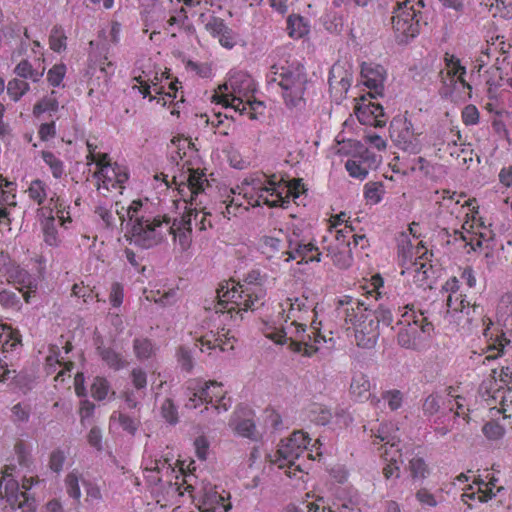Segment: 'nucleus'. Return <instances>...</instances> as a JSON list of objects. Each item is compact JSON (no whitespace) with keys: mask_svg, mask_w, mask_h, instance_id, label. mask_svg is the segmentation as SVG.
<instances>
[{"mask_svg":"<svg viewBox=\"0 0 512 512\" xmlns=\"http://www.w3.org/2000/svg\"><path fill=\"white\" fill-rule=\"evenodd\" d=\"M172 160L178 164L179 172L172 175L171 182L165 174L156 175V180L161 179L166 187L174 185L178 192L176 202L184 203V214H191V225L198 227L199 231H205L212 227L209 220V213L202 210V201L199 197L204 194L207 187V178L204 171L199 167L197 149L189 137L178 136L171 140ZM181 216V217H183Z\"/></svg>","mask_w":512,"mask_h":512,"instance_id":"1","label":"nucleus"},{"mask_svg":"<svg viewBox=\"0 0 512 512\" xmlns=\"http://www.w3.org/2000/svg\"><path fill=\"white\" fill-rule=\"evenodd\" d=\"M314 303L308 297L301 295L288 297L281 303V318L285 327L266 335L277 344L290 341V349L311 357L318 352V345L326 342L321 334V322L316 321Z\"/></svg>","mask_w":512,"mask_h":512,"instance_id":"2","label":"nucleus"},{"mask_svg":"<svg viewBox=\"0 0 512 512\" xmlns=\"http://www.w3.org/2000/svg\"><path fill=\"white\" fill-rule=\"evenodd\" d=\"M127 220L131 223V242L142 249L157 246L168 235L181 252L188 251L192 245L190 214L173 221L166 215L151 216L137 199L127 206Z\"/></svg>","mask_w":512,"mask_h":512,"instance_id":"3","label":"nucleus"},{"mask_svg":"<svg viewBox=\"0 0 512 512\" xmlns=\"http://www.w3.org/2000/svg\"><path fill=\"white\" fill-rule=\"evenodd\" d=\"M337 311L338 315L343 316L347 331L354 332L358 347H372L378 336L376 332L378 324L382 323L384 326H390L393 322L390 309L380 305L372 314L370 303L351 296H343L338 299Z\"/></svg>","mask_w":512,"mask_h":512,"instance_id":"4","label":"nucleus"},{"mask_svg":"<svg viewBox=\"0 0 512 512\" xmlns=\"http://www.w3.org/2000/svg\"><path fill=\"white\" fill-rule=\"evenodd\" d=\"M418 223H410L407 232L397 236V258L402 268L400 274L407 277L417 287H432L435 269L432 265V253L421 244Z\"/></svg>","mask_w":512,"mask_h":512,"instance_id":"5","label":"nucleus"},{"mask_svg":"<svg viewBox=\"0 0 512 512\" xmlns=\"http://www.w3.org/2000/svg\"><path fill=\"white\" fill-rule=\"evenodd\" d=\"M449 211H451L452 241L454 251L469 254L482 247L485 229L480 218L477 217L475 199L464 194L449 196Z\"/></svg>","mask_w":512,"mask_h":512,"instance_id":"6","label":"nucleus"},{"mask_svg":"<svg viewBox=\"0 0 512 512\" xmlns=\"http://www.w3.org/2000/svg\"><path fill=\"white\" fill-rule=\"evenodd\" d=\"M256 86L253 78L243 71L230 73L227 80L218 86L213 101L232 108L239 116L257 119L265 112V105L254 99Z\"/></svg>","mask_w":512,"mask_h":512,"instance_id":"7","label":"nucleus"},{"mask_svg":"<svg viewBox=\"0 0 512 512\" xmlns=\"http://www.w3.org/2000/svg\"><path fill=\"white\" fill-rule=\"evenodd\" d=\"M261 274L253 270L246 275L245 282L228 281L219 285L216 290L218 303L214 305L216 314L247 312L262 304L264 291L261 288Z\"/></svg>","mask_w":512,"mask_h":512,"instance_id":"8","label":"nucleus"},{"mask_svg":"<svg viewBox=\"0 0 512 512\" xmlns=\"http://www.w3.org/2000/svg\"><path fill=\"white\" fill-rule=\"evenodd\" d=\"M241 191L250 203L257 204L261 200L270 208H283L289 199H296L304 192V185L300 178L285 182L275 174H258L245 178L241 182Z\"/></svg>","mask_w":512,"mask_h":512,"instance_id":"9","label":"nucleus"},{"mask_svg":"<svg viewBox=\"0 0 512 512\" xmlns=\"http://www.w3.org/2000/svg\"><path fill=\"white\" fill-rule=\"evenodd\" d=\"M195 484L193 473H186L183 467H179V473L174 476V481L168 486L169 501L183 499V502L196 503L198 512H228L231 503L223 495H220L212 487Z\"/></svg>","mask_w":512,"mask_h":512,"instance_id":"10","label":"nucleus"},{"mask_svg":"<svg viewBox=\"0 0 512 512\" xmlns=\"http://www.w3.org/2000/svg\"><path fill=\"white\" fill-rule=\"evenodd\" d=\"M268 82L277 84L286 107L301 110L306 105L305 92L308 83L305 67L299 63L274 64L268 74Z\"/></svg>","mask_w":512,"mask_h":512,"instance_id":"11","label":"nucleus"},{"mask_svg":"<svg viewBox=\"0 0 512 512\" xmlns=\"http://www.w3.org/2000/svg\"><path fill=\"white\" fill-rule=\"evenodd\" d=\"M355 229L348 223V216L344 212L330 217L327 234L323 236V250L327 257L332 259L333 265L340 269H347L353 262L351 256V240L355 237Z\"/></svg>","mask_w":512,"mask_h":512,"instance_id":"12","label":"nucleus"},{"mask_svg":"<svg viewBox=\"0 0 512 512\" xmlns=\"http://www.w3.org/2000/svg\"><path fill=\"white\" fill-rule=\"evenodd\" d=\"M87 162L94 163L95 187L100 194L107 196V193L122 194L125 183L128 180L127 167L111 163L108 154L98 150L95 143L87 140Z\"/></svg>","mask_w":512,"mask_h":512,"instance_id":"13","label":"nucleus"},{"mask_svg":"<svg viewBox=\"0 0 512 512\" xmlns=\"http://www.w3.org/2000/svg\"><path fill=\"white\" fill-rule=\"evenodd\" d=\"M23 193L27 195L28 203L37 207V216L56 214L60 225L64 228L71 223L70 205L58 193L51 190L45 180L33 179Z\"/></svg>","mask_w":512,"mask_h":512,"instance_id":"14","label":"nucleus"},{"mask_svg":"<svg viewBox=\"0 0 512 512\" xmlns=\"http://www.w3.org/2000/svg\"><path fill=\"white\" fill-rule=\"evenodd\" d=\"M309 438L302 431H295L290 437L281 440L276 450V464L281 469H286V475L290 478L301 479L306 469V462L313 460L308 451Z\"/></svg>","mask_w":512,"mask_h":512,"instance_id":"15","label":"nucleus"},{"mask_svg":"<svg viewBox=\"0 0 512 512\" xmlns=\"http://www.w3.org/2000/svg\"><path fill=\"white\" fill-rule=\"evenodd\" d=\"M423 0L413 3L411 0L398 2L391 18L395 39L400 44H407L420 34Z\"/></svg>","mask_w":512,"mask_h":512,"instance_id":"16","label":"nucleus"},{"mask_svg":"<svg viewBox=\"0 0 512 512\" xmlns=\"http://www.w3.org/2000/svg\"><path fill=\"white\" fill-rule=\"evenodd\" d=\"M14 466H5L0 479V497L7 499L12 509H20L22 512H33L34 500L28 495V490L38 483L37 477H25L22 480V489H19L18 482L11 476Z\"/></svg>","mask_w":512,"mask_h":512,"instance_id":"17","label":"nucleus"},{"mask_svg":"<svg viewBox=\"0 0 512 512\" xmlns=\"http://www.w3.org/2000/svg\"><path fill=\"white\" fill-rule=\"evenodd\" d=\"M348 143L352 147L351 151L345 152L343 148H340V153L348 156L345 161V171H347L348 177L363 181L371 170L378 167L380 157L359 142L350 141Z\"/></svg>","mask_w":512,"mask_h":512,"instance_id":"18","label":"nucleus"},{"mask_svg":"<svg viewBox=\"0 0 512 512\" xmlns=\"http://www.w3.org/2000/svg\"><path fill=\"white\" fill-rule=\"evenodd\" d=\"M166 72H162L161 68L154 73V75L151 77V80L149 81V91L153 89L155 92V96H148L150 100L155 99L157 103H161L163 106L166 105H172L171 108V115L179 117L180 115V106L183 105V95H181L180 99L177 100L178 97V89L181 87V83L176 80H171L168 82V90L165 91V86L162 85V80L165 77L166 80H169V76L166 75Z\"/></svg>","mask_w":512,"mask_h":512,"instance_id":"19","label":"nucleus"},{"mask_svg":"<svg viewBox=\"0 0 512 512\" xmlns=\"http://www.w3.org/2000/svg\"><path fill=\"white\" fill-rule=\"evenodd\" d=\"M321 252L318 247L306 238H303L296 230L290 232L288 238V251L283 253V257L276 258L284 263L295 261L298 264H309L319 262Z\"/></svg>","mask_w":512,"mask_h":512,"instance_id":"20","label":"nucleus"},{"mask_svg":"<svg viewBox=\"0 0 512 512\" xmlns=\"http://www.w3.org/2000/svg\"><path fill=\"white\" fill-rule=\"evenodd\" d=\"M206 403L213 406L218 412H226L231 407V398L225 396L222 384L217 381H208L204 387H199L198 391L193 393V397L189 398L186 407L196 409L199 404Z\"/></svg>","mask_w":512,"mask_h":512,"instance_id":"21","label":"nucleus"},{"mask_svg":"<svg viewBox=\"0 0 512 512\" xmlns=\"http://www.w3.org/2000/svg\"><path fill=\"white\" fill-rule=\"evenodd\" d=\"M365 432L369 433L372 446L379 449L380 452H393L400 450V437L398 436V427L393 422H383L377 427L366 429Z\"/></svg>","mask_w":512,"mask_h":512,"instance_id":"22","label":"nucleus"},{"mask_svg":"<svg viewBox=\"0 0 512 512\" xmlns=\"http://www.w3.org/2000/svg\"><path fill=\"white\" fill-rule=\"evenodd\" d=\"M466 68L450 56V100L464 102L471 98L472 87L466 80Z\"/></svg>","mask_w":512,"mask_h":512,"instance_id":"23","label":"nucleus"},{"mask_svg":"<svg viewBox=\"0 0 512 512\" xmlns=\"http://www.w3.org/2000/svg\"><path fill=\"white\" fill-rule=\"evenodd\" d=\"M495 483H497V479L494 476H491L488 481L481 480L480 478L474 479L472 484L462 489L461 501L469 508L472 507L470 501L488 502L500 490V487L496 486Z\"/></svg>","mask_w":512,"mask_h":512,"instance_id":"24","label":"nucleus"},{"mask_svg":"<svg viewBox=\"0 0 512 512\" xmlns=\"http://www.w3.org/2000/svg\"><path fill=\"white\" fill-rule=\"evenodd\" d=\"M360 75L362 83L369 89L368 95L370 98L383 95L387 71L382 65L374 62H363Z\"/></svg>","mask_w":512,"mask_h":512,"instance_id":"25","label":"nucleus"},{"mask_svg":"<svg viewBox=\"0 0 512 512\" xmlns=\"http://www.w3.org/2000/svg\"><path fill=\"white\" fill-rule=\"evenodd\" d=\"M353 80L350 67L345 62L337 61L330 69L328 84L330 93L336 100H340L347 94Z\"/></svg>","mask_w":512,"mask_h":512,"instance_id":"26","label":"nucleus"},{"mask_svg":"<svg viewBox=\"0 0 512 512\" xmlns=\"http://www.w3.org/2000/svg\"><path fill=\"white\" fill-rule=\"evenodd\" d=\"M355 115L361 125L373 128H383L387 123V117L380 104L368 101L362 96L355 106Z\"/></svg>","mask_w":512,"mask_h":512,"instance_id":"27","label":"nucleus"},{"mask_svg":"<svg viewBox=\"0 0 512 512\" xmlns=\"http://www.w3.org/2000/svg\"><path fill=\"white\" fill-rule=\"evenodd\" d=\"M250 202L251 201L242 193L240 184L235 188H231L228 195H226V198H224V210L221 211V213H223L224 218L231 219V217H235L242 212H246L249 208L267 206L266 201L260 200L258 201V204Z\"/></svg>","mask_w":512,"mask_h":512,"instance_id":"28","label":"nucleus"},{"mask_svg":"<svg viewBox=\"0 0 512 512\" xmlns=\"http://www.w3.org/2000/svg\"><path fill=\"white\" fill-rule=\"evenodd\" d=\"M72 370L73 362L61 356L58 346H50L47 358H45V372H47V375L57 373L55 374V381L64 382L65 377L70 378Z\"/></svg>","mask_w":512,"mask_h":512,"instance_id":"29","label":"nucleus"},{"mask_svg":"<svg viewBox=\"0 0 512 512\" xmlns=\"http://www.w3.org/2000/svg\"><path fill=\"white\" fill-rule=\"evenodd\" d=\"M198 343L201 351L219 349L226 352L234 349L235 338L229 334V330L222 328L216 331L210 330L199 336Z\"/></svg>","mask_w":512,"mask_h":512,"instance_id":"30","label":"nucleus"},{"mask_svg":"<svg viewBox=\"0 0 512 512\" xmlns=\"http://www.w3.org/2000/svg\"><path fill=\"white\" fill-rule=\"evenodd\" d=\"M19 345L18 331L7 325H0V354L8 353ZM14 377V370L8 368V363L0 359V382Z\"/></svg>","mask_w":512,"mask_h":512,"instance_id":"31","label":"nucleus"},{"mask_svg":"<svg viewBox=\"0 0 512 512\" xmlns=\"http://www.w3.org/2000/svg\"><path fill=\"white\" fill-rule=\"evenodd\" d=\"M205 30L224 48L231 49L236 44L235 33L220 17H211L205 24Z\"/></svg>","mask_w":512,"mask_h":512,"instance_id":"32","label":"nucleus"},{"mask_svg":"<svg viewBox=\"0 0 512 512\" xmlns=\"http://www.w3.org/2000/svg\"><path fill=\"white\" fill-rule=\"evenodd\" d=\"M402 319L399 321V325L402 327L397 332V342L404 349L417 350L418 339L420 338L417 321H410V316L406 315V313L402 315Z\"/></svg>","mask_w":512,"mask_h":512,"instance_id":"33","label":"nucleus"},{"mask_svg":"<svg viewBox=\"0 0 512 512\" xmlns=\"http://www.w3.org/2000/svg\"><path fill=\"white\" fill-rule=\"evenodd\" d=\"M289 233L278 230L274 235L261 238V251L268 259H281L282 254L287 251V239Z\"/></svg>","mask_w":512,"mask_h":512,"instance_id":"34","label":"nucleus"},{"mask_svg":"<svg viewBox=\"0 0 512 512\" xmlns=\"http://www.w3.org/2000/svg\"><path fill=\"white\" fill-rule=\"evenodd\" d=\"M484 400L488 402L489 411L503 414L504 419H512V389L499 387Z\"/></svg>","mask_w":512,"mask_h":512,"instance_id":"35","label":"nucleus"},{"mask_svg":"<svg viewBox=\"0 0 512 512\" xmlns=\"http://www.w3.org/2000/svg\"><path fill=\"white\" fill-rule=\"evenodd\" d=\"M108 48L102 47L93 50L88 58V73L94 74L99 70L103 77L108 78L115 73L116 66L108 58Z\"/></svg>","mask_w":512,"mask_h":512,"instance_id":"36","label":"nucleus"},{"mask_svg":"<svg viewBox=\"0 0 512 512\" xmlns=\"http://www.w3.org/2000/svg\"><path fill=\"white\" fill-rule=\"evenodd\" d=\"M158 70L159 67L150 58L137 61L133 71V79L139 84L140 93L144 98L151 95V91H149V81Z\"/></svg>","mask_w":512,"mask_h":512,"instance_id":"37","label":"nucleus"},{"mask_svg":"<svg viewBox=\"0 0 512 512\" xmlns=\"http://www.w3.org/2000/svg\"><path fill=\"white\" fill-rule=\"evenodd\" d=\"M370 380L362 372H357L350 383V396L357 402L370 399Z\"/></svg>","mask_w":512,"mask_h":512,"instance_id":"38","label":"nucleus"},{"mask_svg":"<svg viewBox=\"0 0 512 512\" xmlns=\"http://www.w3.org/2000/svg\"><path fill=\"white\" fill-rule=\"evenodd\" d=\"M496 318L504 328L512 332V290L504 292L503 296L499 297Z\"/></svg>","mask_w":512,"mask_h":512,"instance_id":"39","label":"nucleus"},{"mask_svg":"<svg viewBox=\"0 0 512 512\" xmlns=\"http://www.w3.org/2000/svg\"><path fill=\"white\" fill-rule=\"evenodd\" d=\"M38 60L42 62V65H40L38 68H33L31 63L28 60H22L20 61L16 67L14 68V73L23 79H30L33 82H38L43 77L45 73V66L44 63V55L43 53H40V56L38 57Z\"/></svg>","mask_w":512,"mask_h":512,"instance_id":"40","label":"nucleus"},{"mask_svg":"<svg viewBox=\"0 0 512 512\" xmlns=\"http://www.w3.org/2000/svg\"><path fill=\"white\" fill-rule=\"evenodd\" d=\"M383 288V278L379 274H375L372 278L364 281L358 286L360 294L367 299V301H378L381 298V289Z\"/></svg>","mask_w":512,"mask_h":512,"instance_id":"41","label":"nucleus"},{"mask_svg":"<svg viewBox=\"0 0 512 512\" xmlns=\"http://www.w3.org/2000/svg\"><path fill=\"white\" fill-rule=\"evenodd\" d=\"M116 207H118V202L116 203ZM95 215L102 220V223L106 225L107 228L115 226V222L117 220L125 221L127 218V208L121 207V210L116 208V210H112L111 208H107L105 206H99L95 208Z\"/></svg>","mask_w":512,"mask_h":512,"instance_id":"42","label":"nucleus"},{"mask_svg":"<svg viewBox=\"0 0 512 512\" xmlns=\"http://www.w3.org/2000/svg\"><path fill=\"white\" fill-rule=\"evenodd\" d=\"M42 222V230H44V242L51 247H57L60 244L58 230L55 227V221L58 220L56 214L45 216H37Z\"/></svg>","mask_w":512,"mask_h":512,"instance_id":"43","label":"nucleus"},{"mask_svg":"<svg viewBox=\"0 0 512 512\" xmlns=\"http://www.w3.org/2000/svg\"><path fill=\"white\" fill-rule=\"evenodd\" d=\"M476 282L477 280L475 279V275H473L472 268L465 266L459 269V275L452 276L451 292L455 293L456 291H459L462 285H465L467 289H471L475 287Z\"/></svg>","mask_w":512,"mask_h":512,"instance_id":"44","label":"nucleus"},{"mask_svg":"<svg viewBox=\"0 0 512 512\" xmlns=\"http://www.w3.org/2000/svg\"><path fill=\"white\" fill-rule=\"evenodd\" d=\"M287 30L291 38L300 39L309 33L310 27L304 17L290 15L287 19Z\"/></svg>","mask_w":512,"mask_h":512,"instance_id":"45","label":"nucleus"},{"mask_svg":"<svg viewBox=\"0 0 512 512\" xmlns=\"http://www.w3.org/2000/svg\"><path fill=\"white\" fill-rule=\"evenodd\" d=\"M451 412L454 413V425L457 427L468 424V406L467 400L461 396H456L451 400Z\"/></svg>","mask_w":512,"mask_h":512,"instance_id":"46","label":"nucleus"},{"mask_svg":"<svg viewBox=\"0 0 512 512\" xmlns=\"http://www.w3.org/2000/svg\"><path fill=\"white\" fill-rule=\"evenodd\" d=\"M99 356L110 369L118 371L125 367V359L122 355L110 347H99Z\"/></svg>","mask_w":512,"mask_h":512,"instance_id":"47","label":"nucleus"},{"mask_svg":"<svg viewBox=\"0 0 512 512\" xmlns=\"http://www.w3.org/2000/svg\"><path fill=\"white\" fill-rule=\"evenodd\" d=\"M449 156L454 160V165H456L457 168L468 167L473 161L472 149L468 147L462 148L456 143H452Z\"/></svg>","mask_w":512,"mask_h":512,"instance_id":"48","label":"nucleus"},{"mask_svg":"<svg viewBox=\"0 0 512 512\" xmlns=\"http://www.w3.org/2000/svg\"><path fill=\"white\" fill-rule=\"evenodd\" d=\"M380 458L384 459V461L387 462V465H385L384 467L385 479H390L393 476H398L397 463L401 459V450H394V452H389L385 450L384 452H380Z\"/></svg>","mask_w":512,"mask_h":512,"instance_id":"49","label":"nucleus"},{"mask_svg":"<svg viewBox=\"0 0 512 512\" xmlns=\"http://www.w3.org/2000/svg\"><path fill=\"white\" fill-rule=\"evenodd\" d=\"M231 427H233L236 435L247 438L249 440H256V426L250 418L231 421Z\"/></svg>","mask_w":512,"mask_h":512,"instance_id":"50","label":"nucleus"},{"mask_svg":"<svg viewBox=\"0 0 512 512\" xmlns=\"http://www.w3.org/2000/svg\"><path fill=\"white\" fill-rule=\"evenodd\" d=\"M512 370L509 367H503L499 370L498 379L482 383L488 390H497L503 387L504 390L512 389Z\"/></svg>","mask_w":512,"mask_h":512,"instance_id":"51","label":"nucleus"},{"mask_svg":"<svg viewBox=\"0 0 512 512\" xmlns=\"http://www.w3.org/2000/svg\"><path fill=\"white\" fill-rule=\"evenodd\" d=\"M42 160H44L45 165L50 169V173H52L54 179H61L65 175V164L52 152L42 151Z\"/></svg>","mask_w":512,"mask_h":512,"instance_id":"52","label":"nucleus"},{"mask_svg":"<svg viewBox=\"0 0 512 512\" xmlns=\"http://www.w3.org/2000/svg\"><path fill=\"white\" fill-rule=\"evenodd\" d=\"M49 47L54 52L60 53L66 50L67 36L61 25H55L49 35Z\"/></svg>","mask_w":512,"mask_h":512,"instance_id":"53","label":"nucleus"},{"mask_svg":"<svg viewBox=\"0 0 512 512\" xmlns=\"http://www.w3.org/2000/svg\"><path fill=\"white\" fill-rule=\"evenodd\" d=\"M132 349H134V354H136L139 360L149 359L155 351L152 341L146 337H137L134 339V341H132Z\"/></svg>","mask_w":512,"mask_h":512,"instance_id":"54","label":"nucleus"},{"mask_svg":"<svg viewBox=\"0 0 512 512\" xmlns=\"http://www.w3.org/2000/svg\"><path fill=\"white\" fill-rule=\"evenodd\" d=\"M383 184L379 182H367L364 186L365 202L369 205H376L381 202L383 198Z\"/></svg>","mask_w":512,"mask_h":512,"instance_id":"55","label":"nucleus"},{"mask_svg":"<svg viewBox=\"0 0 512 512\" xmlns=\"http://www.w3.org/2000/svg\"><path fill=\"white\" fill-rule=\"evenodd\" d=\"M55 91H52L51 94L45 98H43L41 101L35 104L33 108V114L36 117H40L44 113H51L57 112L58 110V101L55 96Z\"/></svg>","mask_w":512,"mask_h":512,"instance_id":"56","label":"nucleus"},{"mask_svg":"<svg viewBox=\"0 0 512 512\" xmlns=\"http://www.w3.org/2000/svg\"><path fill=\"white\" fill-rule=\"evenodd\" d=\"M30 89L29 83L22 79H11L7 84V94L14 102L19 101Z\"/></svg>","mask_w":512,"mask_h":512,"instance_id":"57","label":"nucleus"},{"mask_svg":"<svg viewBox=\"0 0 512 512\" xmlns=\"http://www.w3.org/2000/svg\"><path fill=\"white\" fill-rule=\"evenodd\" d=\"M110 392V384L106 378L95 377L94 382L90 385V396L96 401H103L107 398Z\"/></svg>","mask_w":512,"mask_h":512,"instance_id":"58","label":"nucleus"},{"mask_svg":"<svg viewBox=\"0 0 512 512\" xmlns=\"http://www.w3.org/2000/svg\"><path fill=\"white\" fill-rule=\"evenodd\" d=\"M308 417L317 425H326L331 419V412L321 404H312L308 409Z\"/></svg>","mask_w":512,"mask_h":512,"instance_id":"59","label":"nucleus"},{"mask_svg":"<svg viewBox=\"0 0 512 512\" xmlns=\"http://www.w3.org/2000/svg\"><path fill=\"white\" fill-rule=\"evenodd\" d=\"M65 490L70 498L80 501V474L72 471L65 476Z\"/></svg>","mask_w":512,"mask_h":512,"instance_id":"60","label":"nucleus"},{"mask_svg":"<svg viewBox=\"0 0 512 512\" xmlns=\"http://www.w3.org/2000/svg\"><path fill=\"white\" fill-rule=\"evenodd\" d=\"M410 476L414 480H423L428 475V467L425 461L420 457H414L409 461Z\"/></svg>","mask_w":512,"mask_h":512,"instance_id":"61","label":"nucleus"},{"mask_svg":"<svg viewBox=\"0 0 512 512\" xmlns=\"http://www.w3.org/2000/svg\"><path fill=\"white\" fill-rule=\"evenodd\" d=\"M18 292H12L10 290L0 291V305L3 308L18 311L21 307V301L19 300Z\"/></svg>","mask_w":512,"mask_h":512,"instance_id":"62","label":"nucleus"},{"mask_svg":"<svg viewBox=\"0 0 512 512\" xmlns=\"http://www.w3.org/2000/svg\"><path fill=\"white\" fill-rule=\"evenodd\" d=\"M188 20V15L186 10L182 7L179 10L175 12V14L171 15L167 20V27L165 28L166 31L170 32L172 37L176 36V33L174 31H171V28L177 27L178 29H181L185 23Z\"/></svg>","mask_w":512,"mask_h":512,"instance_id":"63","label":"nucleus"},{"mask_svg":"<svg viewBox=\"0 0 512 512\" xmlns=\"http://www.w3.org/2000/svg\"><path fill=\"white\" fill-rule=\"evenodd\" d=\"M66 71L67 68L64 63L53 65L47 72V81L53 87H58L62 83L66 75Z\"/></svg>","mask_w":512,"mask_h":512,"instance_id":"64","label":"nucleus"}]
</instances>
